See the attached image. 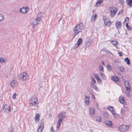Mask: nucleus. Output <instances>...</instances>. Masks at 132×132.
Wrapping results in <instances>:
<instances>
[{
  "mask_svg": "<svg viewBox=\"0 0 132 132\" xmlns=\"http://www.w3.org/2000/svg\"><path fill=\"white\" fill-rule=\"evenodd\" d=\"M84 24L82 23H80L76 26L74 28L73 30V38H74L79 33L81 32L84 28Z\"/></svg>",
  "mask_w": 132,
  "mask_h": 132,
  "instance_id": "1",
  "label": "nucleus"
},
{
  "mask_svg": "<svg viewBox=\"0 0 132 132\" xmlns=\"http://www.w3.org/2000/svg\"><path fill=\"white\" fill-rule=\"evenodd\" d=\"M65 112H63L60 113L58 115L57 117L59 118V119L57 122V129L59 128L61 123L65 117Z\"/></svg>",
  "mask_w": 132,
  "mask_h": 132,
  "instance_id": "2",
  "label": "nucleus"
},
{
  "mask_svg": "<svg viewBox=\"0 0 132 132\" xmlns=\"http://www.w3.org/2000/svg\"><path fill=\"white\" fill-rule=\"evenodd\" d=\"M18 76L22 81L26 80L28 77V75L26 72H23L18 74Z\"/></svg>",
  "mask_w": 132,
  "mask_h": 132,
  "instance_id": "3",
  "label": "nucleus"
},
{
  "mask_svg": "<svg viewBox=\"0 0 132 132\" xmlns=\"http://www.w3.org/2000/svg\"><path fill=\"white\" fill-rule=\"evenodd\" d=\"M30 104L33 106H35L38 103V101L37 97L34 96L31 97L30 99Z\"/></svg>",
  "mask_w": 132,
  "mask_h": 132,
  "instance_id": "4",
  "label": "nucleus"
},
{
  "mask_svg": "<svg viewBox=\"0 0 132 132\" xmlns=\"http://www.w3.org/2000/svg\"><path fill=\"white\" fill-rule=\"evenodd\" d=\"M129 128L128 126L123 125L120 126L119 127V129L120 132H125Z\"/></svg>",
  "mask_w": 132,
  "mask_h": 132,
  "instance_id": "5",
  "label": "nucleus"
},
{
  "mask_svg": "<svg viewBox=\"0 0 132 132\" xmlns=\"http://www.w3.org/2000/svg\"><path fill=\"white\" fill-rule=\"evenodd\" d=\"M125 87L126 90L127 91H129L128 92L126 93L127 95H129L130 93V90L131 89L130 87V86L129 82L127 81H125L124 82Z\"/></svg>",
  "mask_w": 132,
  "mask_h": 132,
  "instance_id": "6",
  "label": "nucleus"
},
{
  "mask_svg": "<svg viewBox=\"0 0 132 132\" xmlns=\"http://www.w3.org/2000/svg\"><path fill=\"white\" fill-rule=\"evenodd\" d=\"M11 110V109L10 106L7 104L5 105L2 109V111L4 112L7 111L10 112Z\"/></svg>",
  "mask_w": 132,
  "mask_h": 132,
  "instance_id": "7",
  "label": "nucleus"
},
{
  "mask_svg": "<svg viewBox=\"0 0 132 132\" xmlns=\"http://www.w3.org/2000/svg\"><path fill=\"white\" fill-rule=\"evenodd\" d=\"M104 24L107 26H109L111 24V21L109 20V19L106 18L105 16H103V18Z\"/></svg>",
  "mask_w": 132,
  "mask_h": 132,
  "instance_id": "8",
  "label": "nucleus"
},
{
  "mask_svg": "<svg viewBox=\"0 0 132 132\" xmlns=\"http://www.w3.org/2000/svg\"><path fill=\"white\" fill-rule=\"evenodd\" d=\"M10 85L12 88H14L18 86V82L16 80H13L11 81Z\"/></svg>",
  "mask_w": 132,
  "mask_h": 132,
  "instance_id": "9",
  "label": "nucleus"
},
{
  "mask_svg": "<svg viewBox=\"0 0 132 132\" xmlns=\"http://www.w3.org/2000/svg\"><path fill=\"white\" fill-rule=\"evenodd\" d=\"M95 112V108L91 107L89 108V113L90 115L91 116H93L94 115Z\"/></svg>",
  "mask_w": 132,
  "mask_h": 132,
  "instance_id": "10",
  "label": "nucleus"
},
{
  "mask_svg": "<svg viewBox=\"0 0 132 132\" xmlns=\"http://www.w3.org/2000/svg\"><path fill=\"white\" fill-rule=\"evenodd\" d=\"M40 20V17H37L36 19L33 20L32 21L33 24L34 25V27L39 22V21Z\"/></svg>",
  "mask_w": 132,
  "mask_h": 132,
  "instance_id": "11",
  "label": "nucleus"
},
{
  "mask_svg": "<svg viewBox=\"0 0 132 132\" xmlns=\"http://www.w3.org/2000/svg\"><path fill=\"white\" fill-rule=\"evenodd\" d=\"M108 109L111 112L113 116L115 117V116L117 114V113L115 112L114 110V108L112 106H109L108 107Z\"/></svg>",
  "mask_w": 132,
  "mask_h": 132,
  "instance_id": "12",
  "label": "nucleus"
},
{
  "mask_svg": "<svg viewBox=\"0 0 132 132\" xmlns=\"http://www.w3.org/2000/svg\"><path fill=\"white\" fill-rule=\"evenodd\" d=\"M110 11V15L112 17H113L114 16L117 11V9H115L113 10V9H112Z\"/></svg>",
  "mask_w": 132,
  "mask_h": 132,
  "instance_id": "13",
  "label": "nucleus"
},
{
  "mask_svg": "<svg viewBox=\"0 0 132 132\" xmlns=\"http://www.w3.org/2000/svg\"><path fill=\"white\" fill-rule=\"evenodd\" d=\"M127 110V107L125 106H123L121 110V114L123 115L124 114V112L126 111Z\"/></svg>",
  "mask_w": 132,
  "mask_h": 132,
  "instance_id": "14",
  "label": "nucleus"
},
{
  "mask_svg": "<svg viewBox=\"0 0 132 132\" xmlns=\"http://www.w3.org/2000/svg\"><path fill=\"white\" fill-rule=\"evenodd\" d=\"M119 101L120 103L123 104H125L126 102L125 101V99L123 97H120L119 99Z\"/></svg>",
  "mask_w": 132,
  "mask_h": 132,
  "instance_id": "15",
  "label": "nucleus"
},
{
  "mask_svg": "<svg viewBox=\"0 0 132 132\" xmlns=\"http://www.w3.org/2000/svg\"><path fill=\"white\" fill-rule=\"evenodd\" d=\"M89 98L88 96L86 95L85 96V103L86 104L88 105L89 104Z\"/></svg>",
  "mask_w": 132,
  "mask_h": 132,
  "instance_id": "16",
  "label": "nucleus"
},
{
  "mask_svg": "<svg viewBox=\"0 0 132 132\" xmlns=\"http://www.w3.org/2000/svg\"><path fill=\"white\" fill-rule=\"evenodd\" d=\"M97 17V15L96 14H94L92 15L91 19V21L92 22H94L95 20Z\"/></svg>",
  "mask_w": 132,
  "mask_h": 132,
  "instance_id": "17",
  "label": "nucleus"
},
{
  "mask_svg": "<svg viewBox=\"0 0 132 132\" xmlns=\"http://www.w3.org/2000/svg\"><path fill=\"white\" fill-rule=\"evenodd\" d=\"M29 10V9H20V12L23 13H26Z\"/></svg>",
  "mask_w": 132,
  "mask_h": 132,
  "instance_id": "18",
  "label": "nucleus"
},
{
  "mask_svg": "<svg viewBox=\"0 0 132 132\" xmlns=\"http://www.w3.org/2000/svg\"><path fill=\"white\" fill-rule=\"evenodd\" d=\"M111 79L113 81L115 82L118 81L119 80L118 77L116 76H113Z\"/></svg>",
  "mask_w": 132,
  "mask_h": 132,
  "instance_id": "19",
  "label": "nucleus"
},
{
  "mask_svg": "<svg viewBox=\"0 0 132 132\" xmlns=\"http://www.w3.org/2000/svg\"><path fill=\"white\" fill-rule=\"evenodd\" d=\"M111 43L114 46L116 47L117 48V46L119 45V43L118 42L116 41H112Z\"/></svg>",
  "mask_w": 132,
  "mask_h": 132,
  "instance_id": "20",
  "label": "nucleus"
},
{
  "mask_svg": "<svg viewBox=\"0 0 132 132\" xmlns=\"http://www.w3.org/2000/svg\"><path fill=\"white\" fill-rule=\"evenodd\" d=\"M121 23L119 21L117 22L116 23V26L117 29L120 28L121 26Z\"/></svg>",
  "mask_w": 132,
  "mask_h": 132,
  "instance_id": "21",
  "label": "nucleus"
},
{
  "mask_svg": "<svg viewBox=\"0 0 132 132\" xmlns=\"http://www.w3.org/2000/svg\"><path fill=\"white\" fill-rule=\"evenodd\" d=\"M43 124L40 123V125H39L38 129V132H41L43 128Z\"/></svg>",
  "mask_w": 132,
  "mask_h": 132,
  "instance_id": "22",
  "label": "nucleus"
},
{
  "mask_svg": "<svg viewBox=\"0 0 132 132\" xmlns=\"http://www.w3.org/2000/svg\"><path fill=\"white\" fill-rule=\"evenodd\" d=\"M105 125L111 127L112 126V124L111 121H108L105 123Z\"/></svg>",
  "mask_w": 132,
  "mask_h": 132,
  "instance_id": "23",
  "label": "nucleus"
},
{
  "mask_svg": "<svg viewBox=\"0 0 132 132\" xmlns=\"http://www.w3.org/2000/svg\"><path fill=\"white\" fill-rule=\"evenodd\" d=\"M91 43V41L90 39L88 40L85 43L86 47H88L90 45Z\"/></svg>",
  "mask_w": 132,
  "mask_h": 132,
  "instance_id": "24",
  "label": "nucleus"
},
{
  "mask_svg": "<svg viewBox=\"0 0 132 132\" xmlns=\"http://www.w3.org/2000/svg\"><path fill=\"white\" fill-rule=\"evenodd\" d=\"M39 115L38 114H36L35 120V121H38L39 120Z\"/></svg>",
  "mask_w": 132,
  "mask_h": 132,
  "instance_id": "25",
  "label": "nucleus"
},
{
  "mask_svg": "<svg viewBox=\"0 0 132 132\" xmlns=\"http://www.w3.org/2000/svg\"><path fill=\"white\" fill-rule=\"evenodd\" d=\"M94 76L96 78L98 83H99L101 82V79L99 78L97 75H94Z\"/></svg>",
  "mask_w": 132,
  "mask_h": 132,
  "instance_id": "26",
  "label": "nucleus"
},
{
  "mask_svg": "<svg viewBox=\"0 0 132 132\" xmlns=\"http://www.w3.org/2000/svg\"><path fill=\"white\" fill-rule=\"evenodd\" d=\"M124 61L128 65H129L130 63V60L128 57L124 59Z\"/></svg>",
  "mask_w": 132,
  "mask_h": 132,
  "instance_id": "27",
  "label": "nucleus"
},
{
  "mask_svg": "<svg viewBox=\"0 0 132 132\" xmlns=\"http://www.w3.org/2000/svg\"><path fill=\"white\" fill-rule=\"evenodd\" d=\"M103 0H98L95 4L96 6H97L99 5L102 2Z\"/></svg>",
  "mask_w": 132,
  "mask_h": 132,
  "instance_id": "28",
  "label": "nucleus"
},
{
  "mask_svg": "<svg viewBox=\"0 0 132 132\" xmlns=\"http://www.w3.org/2000/svg\"><path fill=\"white\" fill-rule=\"evenodd\" d=\"M82 39L81 38H79L78 40L77 43L78 45H80L82 43Z\"/></svg>",
  "mask_w": 132,
  "mask_h": 132,
  "instance_id": "29",
  "label": "nucleus"
},
{
  "mask_svg": "<svg viewBox=\"0 0 132 132\" xmlns=\"http://www.w3.org/2000/svg\"><path fill=\"white\" fill-rule=\"evenodd\" d=\"M126 26L127 27V29L129 30H131L132 29V28L131 27L129 26L128 24V22H127L126 23Z\"/></svg>",
  "mask_w": 132,
  "mask_h": 132,
  "instance_id": "30",
  "label": "nucleus"
},
{
  "mask_svg": "<svg viewBox=\"0 0 132 132\" xmlns=\"http://www.w3.org/2000/svg\"><path fill=\"white\" fill-rule=\"evenodd\" d=\"M107 68L109 71H112V68L109 65H107Z\"/></svg>",
  "mask_w": 132,
  "mask_h": 132,
  "instance_id": "31",
  "label": "nucleus"
},
{
  "mask_svg": "<svg viewBox=\"0 0 132 132\" xmlns=\"http://www.w3.org/2000/svg\"><path fill=\"white\" fill-rule=\"evenodd\" d=\"M101 120L102 118L101 117H97L96 118V121L98 122H100L101 121Z\"/></svg>",
  "mask_w": 132,
  "mask_h": 132,
  "instance_id": "32",
  "label": "nucleus"
},
{
  "mask_svg": "<svg viewBox=\"0 0 132 132\" xmlns=\"http://www.w3.org/2000/svg\"><path fill=\"white\" fill-rule=\"evenodd\" d=\"M104 117L106 118H108L109 117L108 113L106 112L104 113Z\"/></svg>",
  "mask_w": 132,
  "mask_h": 132,
  "instance_id": "33",
  "label": "nucleus"
},
{
  "mask_svg": "<svg viewBox=\"0 0 132 132\" xmlns=\"http://www.w3.org/2000/svg\"><path fill=\"white\" fill-rule=\"evenodd\" d=\"M126 2L127 5H130L132 4V0H127Z\"/></svg>",
  "mask_w": 132,
  "mask_h": 132,
  "instance_id": "34",
  "label": "nucleus"
},
{
  "mask_svg": "<svg viewBox=\"0 0 132 132\" xmlns=\"http://www.w3.org/2000/svg\"><path fill=\"white\" fill-rule=\"evenodd\" d=\"M5 60L4 59L2 58H0V62L1 63H4L5 62Z\"/></svg>",
  "mask_w": 132,
  "mask_h": 132,
  "instance_id": "35",
  "label": "nucleus"
},
{
  "mask_svg": "<svg viewBox=\"0 0 132 132\" xmlns=\"http://www.w3.org/2000/svg\"><path fill=\"white\" fill-rule=\"evenodd\" d=\"M100 74L102 78L103 79H105L106 78V76L104 74L101 73H100Z\"/></svg>",
  "mask_w": 132,
  "mask_h": 132,
  "instance_id": "36",
  "label": "nucleus"
},
{
  "mask_svg": "<svg viewBox=\"0 0 132 132\" xmlns=\"http://www.w3.org/2000/svg\"><path fill=\"white\" fill-rule=\"evenodd\" d=\"M118 69L121 72H123L124 71V68L123 67L120 66L118 67Z\"/></svg>",
  "mask_w": 132,
  "mask_h": 132,
  "instance_id": "37",
  "label": "nucleus"
},
{
  "mask_svg": "<svg viewBox=\"0 0 132 132\" xmlns=\"http://www.w3.org/2000/svg\"><path fill=\"white\" fill-rule=\"evenodd\" d=\"M13 130V128L12 126H10L8 128L9 132H12Z\"/></svg>",
  "mask_w": 132,
  "mask_h": 132,
  "instance_id": "38",
  "label": "nucleus"
},
{
  "mask_svg": "<svg viewBox=\"0 0 132 132\" xmlns=\"http://www.w3.org/2000/svg\"><path fill=\"white\" fill-rule=\"evenodd\" d=\"M4 17L2 14H0V22L3 20Z\"/></svg>",
  "mask_w": 132,
  "mask_h": 132,
  "instance_id": "39",
  "label": "nucleus"
},
{
  "mask_svg": "<svg viewBox=\"0 0 132 132\" xmlns=\"http://www.w3.org/2000/svg\"><path fill=\"white\" fill-rule=\"evenodd\" d=\"M99 68L100 70L101 71H103V70L104 68L103 66L101 65H100L99 66Z\"/></svg>",
  "mask_w": 132,
  "mask_h": 132,
  "instance_id": "40",
  "label": "nucleus"
},
{
  "mask_svg": "<svg viewBox=\"0 0 132 132\" xmlns=\"http://www.w3.org/2000/svg\"><path fill=\"white\" fill-rule=\"evenodd\" d=\"M93 88L96 91H99V89L96 86H95Z\"/></svg>",
  "mask_w": 132,
  "mask_h": 132,
  "instance_id": "41",
  "label": "nucleus"
},
{
  "mask_svg": "<svg viewBox=\"0 0 132 132\" xmlns=\"http://www.w3.org/2000/svg\"><path fill=\"white\" fill-rule=\"evenodd\" d=\"M119 3L121 5H122L124 3L123 0H119Z\"/></svg>",
  "mask_w": 132,
  "mask_h": 132,
  "instance_id": "42",
  "label": "nucleus"
},
{
  "mask_svg": "<svg viewBox=\"0 0 132 132\" xmlns=\"http://www.w3.org/2000/svg\"><path fill=\"white\" fill-rule=\"evenodd\" d=\"M43 16V15L42 13L40 12L38 15V16L37 17H40V20H41V17Z\"/></svg>",
  "mask_w": 132,
  "mask_h": 132,
  "instance_id": "43",
  "label": "nucleus"
},
{
  "mask_svg": "<svg viewBox=\"0 0 132 132\" xmlns=\"http://www.w3.org/2000/svg\"><path fill=\"white\" fill-rule=\"evenodd\" d=\"M95 83H93L92 82H91L90 83V86H92V87L93 88H94V87L95 86H96V85H95L94 84Z\"/></svg>",
  "mask_w": 132,
  "mask_h": 132,
  "instance_id": "44",
  "label": "nucleus"
},
{
  "mask_svg": "<svg viewBox=\"0 0 132 132\" xmlns=\"http://www.w3.org/2000/svg\"><path fill=\"white\" fill-rule=\"evenodd\" d=\"M79 45H78V44L77 43L75 45V47H74V48L75 49L77 48L78 47V46H79Z\"/></svg>",
  "mask_w": 132,
  "mask_h": 132,
  "instance_id": "45",
  "label": "nucleus"
},
{
  "mask_svg": "<svg viewBox=\"0 0 132 132\" xmlns=\"http://www.w3.org/2000/svg\"><path fill=\"white\" fill-rule=\"evenodd\" d=\"M92 80L93 82H94V83L95 84L96 83V81L95 79L93 77H92Z\"/></svg>",
  "mask_w": 132,
  "mask_h": 132,
  "instance_id": "46",
  "label": "nucleus"
},
{
  "mask_svg": "<svg viewBox=\"0 0 132 132\" xmlns=\"http://www.w3.org/2000/svg\"><path fill=\"white\" fill-rule=\"evenodd\" d=\"M16 93H14L12 96V98L13 99H15L16 98Z\"/></svg>",
  "mask_w": 132,
  "mask_h": 132,
  "instance_id": "47",
  "label": "nucleus"
},
{
  "mask_svg": "<svg viewBox=\"0 0 132 132\" xmlns=\"http://www.w3.org/2000/svg\"><path fill=\"white\" fill-rule=\"evenodd\" d=\"M104 51L106 53H108L109 52V51L108 50L105 49H104Z\"/></svg>",
  "mask_w": 132,
  "mask_h": 132,
  "instance_id": "48",
  "label": "nucleus"
},
{
  "mask_svg": "<svg viewBox=\"0 0 132 132\" xmlns=\"http://www.w3.org/2000/svg\"><path fill=\"white\" fill-rule=\"evenodd\" d=\"M129 18L128 17H127L125 19V20H124V21L125 22V21H127V22H128L129 21Z\"/></svg>",
  "mask_w": 132,
  "mask_h": 132,
  "instance_id": "49",
  "label": "nucleus"
},
{
  "mask_svg": "<svg viewBox=\"0 0 132 132\" xmlns=\"http://www.w3.org/2000/svg\"><path fill=\"white\" fill-rule=\"evenodd\" d=\"M118 54L119 56H121L123 55L122 53V52H120L118 53Z\"/></svg>",
  "mask_w": 132,
  "mask_h": 132,
  "instance_id": "50",
  "label": "nucleus"
},
{
  "mask_svg": "<svg viewBox=\"0 0 132 132\" xmlns=\"http://www.w3.org/2000/svg\"><path fill=\"white\" fill-rule=\"evenodd\" d=\"M51 132H54V131L52 126L51 127Z\"/></svg>",
  "mask_w": 132,
  "mask_h": 132,
  "instance_id": "51",
  "label": "nucleus"
},
{
  "mask_svg": "<svg viewBox=\"0 0 132 132\" xmlns=\"http://www.w3.org/2000/svg\"><path fill=\"white\" fill-rule=\"evenodd\" d=\"M91 96L93 98H95V95L93 94H91Z\"/></svg>",
  "mask_w": 132,
  "mask_h": 132,
  "instance_id": "52",
  "label": "nucleus"
},
{
  "mask_svg": "<svg viewBox=\"0 0 132 132\" xmlns=\"http://www.w3.org/2000/svg\"><path fill=\"white\" fill-rule=\"evenodd\" d=\"M114 62L115 63H118L119 62V61L118 60H115L114 61Z\"/></svg>",
  "mask_w": 132,
  "mask_h": 132,
  "instance_id": "53",
  "label": "nucleus"
},
{
  "mask_svg": "<svg viewBox=\"0 0 132 132\" xmlns=\"http://www.w3.org/2000/svg\"><path fill=\"white\" fill-rule=\"evenodd\" d=\"M95 105L97 106V107H98L99 106V105H98V103H97V102H96L95 103Z\"/></svg>",
  "mask_w": 132,
  "mask_h": 132,
  "instance_id": "54",
  "label": "nucleus"
},
{
  "mask_svg": "<svg viewBox=\"0 0 132 132\" xmlns=\"http://www.w3.org/2000/svg\"><path fill=\"white\" fill-rule=\"evenodd\" d=\"M122 10L121 11H120L119 12V13H118V14H121L122 13Z\"/></svg>",
  "mask_w": 132,
  "mask_h": 132,
  "instance_id": "55",
  "label": "nucleus"
},
{
  "mask_svg": "<svg viewBox=\"0 0 132 132\" xmlns=\"http://www.w3.org/2000/svg\"><path fill=\"white\" fill-rule=\"evenodd\" d=\"M108 53H110L112 55H113V54L110 51H109V52Z\"/></svg>",
  "mask_w": 132,
  "mask_h": 132,
  "instance_id": "56",
  "label": "nucleus"
},
{
  "mask_svg": "<svg viewBox=\"0 0 132 132\" xmlns=\"http://www.w3.org/2000/svg\"><path fill=\"white\" fill-rule=\"evenodd\" d=\"M102 64L103 65H105V63L103 61H102Z\"/></svg>",
  "mask_w": 132,
  "mask_h": 132,
  "instance_id": "57",
  "label": "nucleus"
},
{
  "mask_svg": "<svg viewBox=\"0 0 132 132\" xmlns=\"http://www.w3.org/2000/svg\"><path fill=\"white\" fill-rule=\"evenodd\" d=\"M22 8L23 9V8H28L27 7H22Z\"/></svg>",
  "mask_w": 132,
  "mask_h": 132,
  "instance_id": "58",
  "label": "nucleus"
},
{
  "mask_svg": "<svg viewBox=\"0 0 132 132\" xmlns=\"http://www.w3.org/2000/svg\"><path fill=\"white\" fill-rule=\"evenodd\" d=\"M62 17H61V18L60 19V20H61V19H62Z\"/></svg>",
  "mask_w": 132,
  "mask_h": 132,
  "instance_id": "59",
  "label": "nucleus"
},
{
  "mask_svg": "<svg viewBox=\"0 0 132 132\" xmlns=\"http://www.w3.org/2000/svg\"><path fill=\"white\" fill-rule=\"evenodd\" d=\"M1 66L0 65V68H1Z\"/></svg>",
  "mask_w": 132,
  "mask_h": 132,
  "instance_id": "60",
  "label": "nucleus"
},
{
  "mask_svg": "<svg viewBox=\"0 0 132 132\" xmlns=\"http://www.w3.org/2000/svg\"><path fill=\"white\" fill-rule=\"evenodd\" d=\"M51 116H50V117H51V116H52V115H51Z\"/></svg>",
  "mask_w": 132,
  "mask_h": 132,
  "instance_id": "61",
  "label": "nucleus"
},
{
  "mask_svg": "<svg viewBox=\"0 0 132 132\" xmlns=\"http://www.w3.org/2000/svg\"><path fill=\"white\" fill-rule=\"evenodd\" d=\"M51 116H50V117H51V116H52V115H51Z\"/></svg>",
  "mask_w": 132,
  "mask_h": 132,
  "instance_id": "62",
  "label": "nucleus"
}]
</instances>
